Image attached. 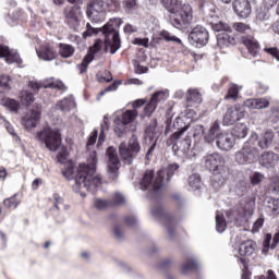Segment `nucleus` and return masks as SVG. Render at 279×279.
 <instances>
[{
  "mask_svg": "<svg viewBox=\"0 0 279 279\" xmlns=\"http://www.w3.org/2000/svg\"><path fill=\"white\" fill-rule=\"evenodd\" d=\"M62 175L66 178V180H73V178H75V180L77 181V174H75V166L73 165V162L65 163Z\"/></svg>",
  "mask_w": 279,
  "mask_h": 279,
  "instance_id": "c9c22d12",
  "label": "nucleus"
},
{
  "mask_svg": "<svg viewBox=\"0 0 279 279\" xmlns=\"http://www.w3.org/2000/svg\"><path fill=\"white\" fill-rule=\"evenodd\" d=\"M96 77L100 84H104V82L110 83L112 82V72L105 70L104 72H99Z\"/></svg>",
  "mask_w": 279,
  "mask_h": 279,
  "instance_id": "09e8293b",
  "label": "nucleus"
},
{
  "mask_svg": "<svg viewBox=\"0 0 279 279\" xmlns=\"http://www.w3.org/2000/svg\"><path fill=\"white\" fill-rule=\"evenodd\" d=\"M268 204V208H270L275 215H279V199L271 198Z\"/></svg>",
  "mask_w": 279,
  "mask_h": 279,
  "instance_id": "052dcab7",
  "label": "nucleus"
},
{
  "mask_svg": "<svg viewBox=\"0 0 279 279\" xmlns=\"http://www.w3.org/2000/svg\"><path fill=\"white\" fill-rule=\"evenodd\" d=\"M171 23L177 29H184L193 22V8L191 4H181L177 12L172 13Z\"/></svg>",
  "mask_w": 279,
  "mask_h": 279,
  "instance_id": "0eeeda50",
  "label": "nucleus"
},
{
  "mask_svg": "<svg viewBox=\"0 0 279 279\" xmlns=\"http://www.w3.org/2000/svg\"><path fill=\"white\" fill-rule=\"evenodd\" d=\"M101 32V28H95L90 25V23L86 24V31L83 32V38H90V36H97Z\"/></svg>",
  "mask_w": 279,
  "mask_h": 279,
  "instance_id": "3c124183",
  "label": "nucleus"
},
{
  "mask_svg": "<svg viewBox=\"0 0 279 279\" xmlns=\"http://www.w3.org/2000/svg\"><path fill=\"white\" fill-rule=\"evenodd\" d=\"M39 121L40 112L32 110L22 119V125H24L26 130H32V128H36V125H38Z\"/></svg>",
  "mask_w": 279,
  "mask_h": 279,
  "instance_id": "4be33fe9",
  "label": "nucleus"
},
{
  "mask_svg": "<svg viewBox=\"0 0 279 279\" xmlns=\"http://www.w3.org/2000/svg\"><path fill=\"white\" fill-rule=\"evenodd\" d=\"M204 165L208 171L213 172L211 182L217 186H223L226 180H228V171L223 169L226 159L219 153L208 154L204 157Z\"/></svg>",
  "mask_w": 279,
  "mask_h": 279,
  "instance_id": "f03ea898",
  "label": "nucleus"
},
{
  "mask_svg": "<svg viewBox=\"0 0 279 279\" xmlns=\"http://www.w3.org/2000/svg\"><path fill=\"white\" fill-rule=\"evenodd\" d=\"M187 106H193V104H202V93L197 88H190L186 93Z\"/></svg>",
  "mask_w": 279,
  "mask_h": 279,
  "instance_id": "b1692460",
  "label": "nucleus"
},
{
  "mask_svg": "<svg viewBox=\"0 0 279 279\" xmlns=\"http://www.w3.org/2000/svg\"><path fill=\"white\" fill-rule=\"evenodd\" d=\"M37 56L41 60L51 61L56 60L58 58V51H56V48L49 44H44L38 50Z\"/></svg>",
  "mask_w": 279,
  "mask_h": 279,
  "instance_id": "aec40b11",
  "label": "nucleus"
},
{
  "mask_svg": "<svg viewBox=\"0 0 279 279\" xmlns=\"http://www.w3.org/2000/svg\"><path fill=\"white\" fill-rule=\"evenodd\" d=\"M121 84H122L121 81H114L111 85H109L102 92L99 93L100 97H104L106 93H112V90H117V88H119Z\"/></svg>",
  "mask_w": 279,
  "mask_h": 279,
  "instance_id": "6e6d98bb",
  "label": "nucleus"
},
{
  "mask_svg": "<svg viewBox=\"0 0 279 279\" xmlns=\"http://www.w3.org/2000/svg\"><path fill=\"white\" fill-rule=\"evenodd\" d=\"M231 135L236 138H245L247 136V126L245 124L238 125L233 129Z\"/></svg>",
  "mask_w": 279,
  "mask_h": 279,
  "instance_id": "79ce46f5",
  "label": "nucleus"
},
{
  "mask_svg": "<svg viewBox=\"0 0 279 279\" xmlns=\"http://www.w3.org/2000/svg\"><path fill=\"white\" fill-rule=\"evenodd\" d=\"M37 141L45 143L49 151H58L62 145V133L59 129L46 128L37 133Z\"/></svg>",
  "mask_w": 279,
  "mask_h": 279,
  "instance_id": "39448f33",
  "label": "nucleus"
},
{
  "mask_svg": "<svg viewBox=\"0 0 279 279\" xmlns=\"http://www.w3.org/2000/svg\"><path fill=\"white\" fill-rule=\"evenodd\" d=\"M162 40H166L167 43H177L178 45H182V39L171 35V33L167 31H161L158 36L153 37V43L155 45H160Z\"/></svg>",
  "mask_w": 279,
  "mask_h": 279,
  "instance_id": "5701e85b",
  "label": "nucleus"
},
{
  "mask_svg": "<svg viewBox=\"0 0 279 279\" xmlns=\"http://www.w3.org/2000/svg\"><path fill=\"white\" fill-rule=\"evenodd\" d=\"M7 64H23V59L19 52L11 51L9 48V56L4 57Z\"/></svg>",
  "mask_w": 279,
  "mask_h": 279,
  "instance_id": "58836bf2",
  "label": "nucleus"
},
{
  "mask_svg": "<svg viewBox=\"0 0 279 279\" xmlns=\"http://www.w3.org/2000/svg\"><path fill=\"white\" fill-rule=\"evenodd\" d=\"M221 126L219 125L218 120L211 123L208 133L205 135L206 143H214L219 134Z\"/></svg>",
  "mask_w": 279,
  "mask_h": 279,
  "instance_id": "bb28decb",
  "label": "nucleus"
},
{
  "mask_svg": "<svg viewBox=\"0 0 279 279\" xmlns=\"http://www.w3.org/2000/svg\"><path fill=\"white\" fill-rule=\"evenodd\" d=\"M156 108H158L156 104L149 100L144 107L143 117H151L156 112Z\"/></svg>",
  "mask_w": 279,
  "mask_h": 279,
  "instance_id": "5fc2aeb1",
  "label": "nucleus"
},
{
  "mask_svg": "<svg viewBox=\"0 0 279 279\" xmlns=\"http://www.w3.org/2000/svg\"><path fill=\"white\" fill-rule=\"evenodd\" d=\"M256 158H258V149L252 140L245 142L241 150L235 154L238 165H252Z\"/></svg>",
  "mask_w": 279,
  "mask_h": 279,
  "instance_id": "6e6552de",
  "label": "nucleus"
},
{
  "mask_svg": "<svg viewBox=\"0 0 279 279\" xmlns=\"http://www.w3.org/2000/svg\"><path fill=\"white\" fill-rule=\"evenodd\" d=\"M256 251V242L252 240H246L240 244L238 263L243 265L242 267V279H252V271H250V259L245 258L247 256H252Z\"/></svg>",
  "mask_w": 279,
  "mask_h": 279,
  "instance_id": "20e7f679",
  "label": "nucleus"
},
{
  "mask_svg": "<svg viewBox=\"0 0 279 279\" xmlns=\"http://www.w3.org/2000/svg\"><path fill=\"white\" fill-rule=\"evenodd\" d=\"M263 245H264L263 252H269V247H271V233L266 234Z\"/></svg>",
  "mask_w": 279,
  "mask_h": 279,
  "instance_id": "338daca9",
  "label": "nucleus"
},
{
  "mask_svg": "<svg viewBox=\"0 0 279 279\" xmlns=\"http://www.w3.org/2000/svg\"><path fill=\"white\" fill-rule=\"evenodd\" d=\"M239 85L231 84L227 94L225 95V100L228 101L232 99L233 101H236V99H239Z\"/></svg>",
  "mask_w": 279,
  "mask_h": 279,
  "instance_id": "e433bc0d",
  "label": "nucleus"
},
{
  "mask_svg": "<svg viewBox=\"0 0 279 279\" xmlns=\"http://www.w3.org/2000/svg\"><path fill=\"white\" fill-rule=\"evenodd\" d=\"M101 34L105 37V51H109L111 56H114V53H117V50L121 49V35L119 34V31H113L112 28H110L109 31L101 28Z\"/></svg>",
  "mask_w": 279,
  "mask_h": 279,
  "instance_id": "1a4fd4ad",
  "label": "nucleus"
},
{
  "mask_svg": "<svg viewBox=\"0 0 279 279\" xmlns=\"http://www.w3.org/2000/svg\"><path fill=\"white\" fill-rule=\"evenodd\" d=\"M19 194H14L13 196L7 198L3 201V205L5 208H9L11 210H14L15 208L19 207V204H21V201H19Z\"/></svg>",
  "mask_w": 279,
  "mask_h": 279,
  "instance_id": "a19ab883",
  "label": "nucleus"
},
{
  "mask_svg": "<svg viewBox=\"0 0 279 279\" xmlns=\"http://www.w3.org/2000/svg\"><path fill=\"white\" fill-rule=\"evenodd\" d=\"M234 135L230 133H221L218 134L216 145L218 149H221L222 151H230L232 147H234Z\"/></svg>",
  "mask_w": 279,
  "mask_h": 279,
  "instance_id": "f3484780",
  "label": "nucleus"
},
{
  "mask_svg": "<svg viewBox=\"0 0 279 279\" xmlns=\"http://www.w3.org/2000/svg\"><path fill=\"white\" fill-rule=\"evenodd\" d=\"M217 43L220 49H225V47H234L236 38L232 35V31H227L217 35Z\"/></svg>",
  "mask_w": 279,
  "mask_h": 279,
  "instance_id": "6ab92c4d",
  "label": "nucleus"
},
{
  "mask_svg": "<svg viewBox=\"0 0 279 279\" xmlns=\"http://www.w3.org/2000/svg\"><path fill=\"white\" fill-rule=\"evenodd\" d=\"M150 100L155 104V106L158 108V105L162 101H167V93L165 92H155Z\"/></svg>",
  "mask_w": 279,
  "mask_h": 279,
  "instance_id": "de8ad7c7",
  "label": "nucleus"
},
{
  "mask_svg": "<svg viewBox=\"0 0 279 279\" xmlns=\"http://www.w3.org/2000/svg\"><path fill=\"white\" fill-rule=\"evenodd\" d=\"M241 43L253 58H256L260 53V43L254 37V33L243 35L241 37Z\"/></svg>",
  "mask_w": 279,
  "mask_h": 279,
  "instance_id": "2eb2a0df",
  "label": "nucleus"
},
{
  "mask_svg": "<svg viewBox=\"0 0 279 279\" xmlns=\"http://www.w3.org/2000/svg\"><path fill=\"white\" fill-rule=\"evenodd\" d=\"M209 38L210 36L208 35L206 27L199 25L194 27L189 35L190 43L195 45V47H206Z\"/></svg>",
  "mask_w": 279,
  "mask_h": 279,
  "instance_id": "9b49d317",
  "label": "nucleus"
},
{
  "mask_svg": "<svg viewBox=\"0 0 279 279\" xmlns=\"http://www.w3.org/2000/svg\"><path fill=\"white\" fill-rule=\"evenodd\" d=\"M101 47H104V40L96 39L94 45L89 47L87 56H93V58L95 59V54L101 51Z\"/></svg>",
  "mask_w": 279,
  "mask_h": 279,
  "instance_id": "49530a36",
  "label": "nucleus"
},
{
  "mask_svg": "<svg viewBox=\"0 0 279 279\" xmlns=\"http://www.w3.org/2000/svg\"><path fill=\"white\" fill-rule=\"evenodd\" d=\"M211 27L214 32H232V27L228 25L227 23L219 22V23H211Z\"/></svg>",
  "mask_w": 279,
  "mask_h": 279,
  "instance_id": "603ef678",
  "label": "nucleus"
},
{
  "mask_svg": "<svg viewBox=\"0 0 279 279\" xmlns=\"http://www.w3.org/2000/svg\"><path fill=\"white\" fill-rule=\"evenodd\" d=\"M10 75L2 74L0 75V88H10Z\"/></svg>",
  "mask_w": 279,
  "mask_h": 279,
  "instance_id": "0e129e2a",
  "label": "nucleus"
},
{
  "mask_svg": "<svg viewBox=\"0 0 279 279\" xmlns=\"http://www.w3.org/2000/svg\"><path fill=\"white\" fill-rule=\"evenodd\" d=\"M256 19L257 21H267L269 19V10L263 8L257 9Z\"/></svg>",
  "mask_w": 279,
  "mask_h": 279,
  "instance_id": "4d7b16f0",
  "label": "nucleus"
},
{
  "mask_svg": "<svg viewBox=\"0 0 279 279\" xmlns=\"http://www.w3.org/2000/svg\"><path fill=\"white\" fill-rule=\"evenodd\" d=\"M180 169L178 163H171L167 167L166 170H159L156 174L154 180V170H146L144 177L141 181V186L144 191L151 189L150 193L158 194L162 186H165V177L167 175L166 180L169 182L173 175H175V171Z\"/></svg>",
  "mask_w": 279,
  "mask_h": 279,
  "instance_id": "f257e3e1",
  "label": "nucleus"
},
{
  "mask_svg": "<svg viewBox=\"0 0 279 279\" xmlns=\"http://www.w3.org/2000/svg\"><path fill=\"white\" fill-rule=\"evenodd\" d=\"M228 228V223L226 222V217L223 215H216V230L217 232H226V229Z\"/></svg>",
  "mask_w": 279,
  "mask_h": 279,
  "instance_id": "37998d69",
  "label": "nucleus"
},
{
  "mask_svg": "<svg viewBox=\"0 0 279 279\" xmlns=\"http://www.w3.org/2000/svg\"><path fill=\"white\" fill-rule=\"evenodd\" d=\"M137 117H138V110L136 109L126 110L121 116H118V118H120L122 123L126 125H130V123H134Z\"/></svg>",
  "mask_w": 279,
  "mask_h": 279,
  "instance_id": "a878e982",
  "label": "nucleus"
},
{
  "mask_svg": "<svg viewBox=\"0 0 279 279\" xmlns=\"http://www.w3.org/2000/svg\"><path fill=\"white\" fill-rule=\"evenodd\" d=\"M87 17L93 23H101L106 19V8L104 7V0H93L86 9Z\"/></svg>",
  "mask_w": 279,
  "mask_h": 279,
  "instance_id": "9d476101",
  "label": "nucleus"
},
{
  "mask_svg": "<svg viewBox=\"0 0 279 279\" xmlns=\"http://www.w3.org/2000/svg\"><path fill=\"white\" fill-rule=\"evenodd\" d=\"M161 3L163 8L168 12H170V14L178 12V10H180V7L182 5V2L180 0H161Z\"/></svg>",
  "mask_w": 279,
  "mask_h": 279,
  "instance_id": "2f4dec72",
  "label": "nucleus"
},
{
  "mask_svg": "<svg viewBox=\"0 0 279 279\" xmlns=\"http://www.w3.org/2000/svg\"><path fill=\"white\" fill-rule=\"evenodd\" d=\"M265 219L258 218L254 223L252 228V232H258L260 228L264 226Z\"/></svg>",
  "mask_w": 279,
  "mask_h": 279,
  "instance_id": "774afa93",
  "label": "nucleus"
},
{
  "mask_svg": "<svg viewBox=\"0 0 279 279\" xmlns=\"http://www.w3.org/2000/svg\"><path fill=\"white\" fill-rule=\"evenodd\" d=\"M65 22L72 29L80 25V16H82V8L80 5L65 7L63 10Z\"/></svg>",
  "mask_w": 279,
  "mask_h": 279,
  "instance_id": "4468645a",
  "label": "nucleus"
},
{
  "mask_svg": "<svg viewBox=\"0 0 279 279\" xmlns=\"http://www.w3.org/2000/svg\"><path fill=\"white\" fill-rule=\"evenodd\" d=\"M94 60L93 54H86L84 57V59L82 60V62L80 64H77V69L81 73V75H84V73H86V71H88V64H90Z\"/></svg>",
  "mask_w": 279,
  "mask_h": 279,
  "instance_id": "4c0bfd02",
  "label": "nucleus"
},
{
  "mask_svg": "<svg viewBox=\"0 0 279 279\" xmlns=\"http://www.w3.org/2000/svg\"><path fill=\"white\" fill-rule=\"evenodd\" d=\"M36 100V98H34V94L29 90H22L20 94V101L22 104V106H26L29 107L32 106V104Z\"/></svg>",
  "mask_w": 279,
  "mask_h": 279,
  "instance_id": "473e14b6",
  "label": "nucleus"
},
{
  "mask_svg": "<svg viewBox=\"0 0 279 279\" xmlns=\"http://www.w3.org/2000/svg\"><path fill=\"white\" fill-rule=\"evenodd\" d=\"M189 271H197V262L195 259H189L182 266L181 274L186 276Z\"/></svg>",
  "mask_w": 279,
  "mask_h": 279,
  "instance_id": "ea45409f",
  "label": "nucleus"
},
{
  "mask_svg": "<svg viewBox=\"0 0 279 279\" xmlns=\"http://www.w3.org/2000/svg\"><path fill=\"white\" fill-rule=\"evenodd\" d=\"M186 130H189V125H184L179 131L174 132L167 141L168 147L172 146V149H175L178 141H180V137L182 136V134H184V132H186Z\"/></svg>",
  "mask_w": 279,
  "mask_h": 279,
  "instance_id": "c85d7f7f",
  "label": "nucleus"
},
{
  "mask_svg": "<svg viewBox=\"0 0 279 279\" xmlns=\"http://www.w3.org/2000/svg\"><path fill=\"white\" fill-rule=\"evenodd\" d=\"M277 158L278 155L274 153H264L259 158V163L262 165V167H266L267 169H269V167H274V165H276Z\"/></svg>",
  "mask_w": 279,
  "mask_h": 279,
  "instance_id": "393cba45",
  "label": "nucleus"
},
{
  "mask_svg": "<svg viewBox=\"0 0 279 279\" xmlns=\"http://www.w3.org/2000/svg\"><path fill=\"white\" fill-rule=\"evenodd\" d=\"M141 151V144L135 136L131 137L129 144L122 142L119 145V155L124 165H132L134 157Z\"/></svg>",
  "mask_w": 279,
  "mask_h": 279,
  "instance_id": "423d86ee",
  "label": "nucleus"
},
{
  "mask_svg": "<svg viewBox=\"0 0 279 279\" xmlns=\"http://www.w3.org/2000/svg\"><path fill=\"white\" fill-rule=\"evenodd\" d=\"M154 217H159V219H162V221L165 222V226L168 230V234L169 236H174L175 234V226L178 225V222L175 221V217H173L171 214H167V211H165L163 207H155L151 210Z\"/></svg>",
  "mask_w": 279,
  "mask_h": 279,
  "instance_id": "f8f14e48",
  "label": "nucleus"
},
{
  "mask_svg": "<svg viewBox=\"0 0 279 279\" xmlns=\"http://www.w3.org/2000/svg\"><path fill=\"white\" fill-rule=\"evenodd\" d=\"M107 156H108V169L109 173H118L119 166L121 165V160L119 159V155L113 147L107 148Z\"/></svg>",
  "mask_w": 279,
  "mask_h": 279,
  "instance_id": "a211bd4d",
  "label": "nucleus"
},
{
  "mask_svg": "<svg viewBox=\"0 0 279 279\" xmlns=\"http://www.w3.org/2000/svg\"><path fill=\"white\" fill-rule=\"evenodd\" d=\"M265 53H268V56H271V58H276L279 62V49L278 47H270V48H264Z\"/></svg>",
  "mask_w": 279,
  "mask_h": 279,
  "instance_id": "680f3d73",
  "label": "nucleus"
},
{
  "mask_svg": "<svg viewBox=\"0 0 279 279\" xmlns=\"http://www.w3.org/2000/svg\"><path fill=\"white\" fill-rule=\"evenodd\" d=\"M232 10L239 19H247L252 14V3L250 0H233Z\"/></svg>",
  "mask_w": 279,
  "mask_h": 279,
  "instance_id": "dca6fc26",
  "label": "nucleus"
},
{
  "mask_svg": "<svg viewBox=\"0 0 279 279\" xmlns=\"http://www.w3.org/2000/svg\"><path fill=\"white\" fill-rule=\"evenodd\" d=\"M94 204L98 210H106V208H112V203L110 202V199L97 198Z\"/></svg>",
  "mask_w": 279,
  "mask_h": 279,
  "instance_id": "864d4df0",
  "label": "nucleus"
},
{
  "mask_svg": "<svg viewBox=\"0 0 279 279\" xmlns=\"http://www.w3.org/2000/svg\"><path fill=\"white\" fill-rule=\"evenodd\" d=\"M1 106L10 110V112H19L21 110V102L13 98H2Z\"/></svg>",
  "mask_w": 279,
  "mask_h": 279,
  "instance_id": "cd10ccee",
  "label": "nucleus"
},
{
  "mask_svg": "<svg viewBox=\"0 0 279 279\" xmlns=\"http://www.w3.org/2000/svg\"><path fill=\"white\" fill-rule=\"evenodd\" d=\"M233 27H234L235 32H239L240 34H254V32H252V27H250V25H247L243 22L234 23Z\"/></svg>",
  "mask_w": 279,
  "mask_h": 279,
  "instance_id": "a18cd8bd",
  "label": "nucleus"
},
{
  "mask_svg": "<svg viewBox=\"0 0 279 279\" xmlns=\"http://www.w3.org/2000/svg\"><path fill=\"white\" fill-rule=\"evenodd\" d=\"M132 45H137V47H145L146 49L149 47V38H138L135 37L132 40Z\"/></svg>",
  "mask_w": 279,
  "mask_h": 279,
  "instance_id": "bf43d9fd",
  "label": "nucleus"
},
{
  "mask_svg": "<svg viewBox=\"0 0 279 279\" xmlns=\"http://www.w3.org/2000/svg\"><path fill=\"white\" fill-rule=\"evenodd\" d=\"M75 53V47L69 44H59V56L61 58H73Z\"/></svg>",
  "mask_w": 279,
  "mask_h": 279,
  "instance_id": "c756f323",
  "label": "nucleus"
},
{
  "mask_svg": "<svg viewBox=\"0 0 279 279\" xmlns=\"http://www.w3.org/2000/svg\"><path fill=\"white\" fill-rule=\"evenodd\" d=\"M274 142V132L272 131H266L262 137V140L258 142V145L262 149H267L269 145Z\"/></svg>",
  "mask_w": 279,
  "mask_h": 279,
  "instance_id": "f704fd0d",
  "label": "nucleus"
},
{
  "mask_svg": "<svg viewBox=\"0 0 279 279\" xmlns=\"http://www.w3.org/2000/svg\"><path fill=\"white\" fill-rule=\"evenodd\" d=\"M121 25H123V20L121 17H113L110 19L109 22L101 27V29H112L113 32H118L117 29H119Z\"/></svg>",
  "mask_w": 279,
  "mask_h": 279,
  "instance_id": "72a5a7b5",
  "label": "nucleus"
},
{
  "mask_svg": "<svg viewBox=\"0 0 279 279\" xmlns=\"http://www.w3.org/2000/svg\"><path fill=\"white\" fill-rule=\"evenodd\" d=\"M110 203L111 208H114V206H123V204H125V196L120 193H116L112 195Z\"/></svg>",
  "mask_w": 279,
  "mask_h": 279,
  "instance_id": "8fccbe9b",
  "label": "nucleus"
},
{
  "mask_svg": "<svg viewBox=\"0 0 279 279\" xmlns=\"http://www.w3.org/2000/svg\"><path fill=\"white\" fill-rule=\"evenodd\" d=\"M113 132L121 138L122 136L125 135V132H128V124H124L123 121H121V118H116L113 120Z\"/></svg>",
  "mask_w": 279,
  "mask_h": 279,
  "instance_id": "7c9ffc66",
  "label": "nucleus"
},
{
  "mask_svg": "<svg viewBox=\"0 0 279 279\" xmlns=\"http://www.w3.org/2000/svg\"><path fill=\"white\" fill-rule=\"evenodd\" d=\"M59 107L62 112H69L72 108H75V101L71 98H64L59 102Z\"/></svg>",
  "mask_w": 279,
  "mask_h": 279,
  "instance_id": "c03bdc74",
  "label": "nucleus"
},
{
  "mask_svg": "<svg viewBox=\"0 0 279 279\" xmlns=\"http://www.w3.org/2000/svg\"><path fill=\"white\" fill-rule=\"evenodd\" d=\"M263 180H265V175H263L259 172H255L252 178H251V184H253L254 186H256V184H260L263 182Z\"/></svg>",
  "mask_w": 279,
  "mask_h": 279,
  "instance_id": "e2e57ef3",
  "label": "nucleus"
},
{
  "mask_svg": "<svg viewBox=\"0 0 279 279\" xmlns=\"http://www.w3.org/2000/svg\"><path fill=\"white\" fill-rule=\"evenodd\" d=\"M96 171L95 163H80L76 170V184H83L86 189H97L101 184V178L95 177Z\"/></svg>",
  "mask_w": 279,
  "mask_h": 279,
  "instance_id": "7ed1b4c3",
  "label": "nucleus"
},
{
  "mask_svg": "<svg viewBox=\"0 0 279 279\" xmlns=\"http://www.w3.org/2000/svg\"><path fill=\"white\" fill-rule=\"evenodd\" d=\"M235 189H236V193H240L241 195H243V193L247 191V182H245L244 180L239 181L235 185Z\"/></svg>",
  "mask_w": 279,
  "mask_h": 279,
  "instance_id": "69168bd1",
  "label": "nucleus"
},
{
  "mask_svg": "<svg viewBox=\"0 0 279 279\" xmlns=\"http://www.w3.org/2000/svg\"><path fill=\"white\" fill-rule=\"evenodd\" d=\"M245 118V109L241 107V105H234L233 107H229L223 117L225 125H234L236 121H241V119Z\"/></svg>",
  "mask_w": 279,
  "mask_h": 279,
  "instance_id": "ddd939ff",
  "label": "nucleus"
},
{
  "mask_svg": "<svg viewBox=\"0 0 279 279\" xmlns=\"http://www.w3.org/2000/svg\"><path fill=\"white\" fill-rule=\"evenodd\" d=\"M245 108L250 110H263L269 108V99L267 98H250L244 100Z\"/></svg>",
  "mask_w": 279,
  "mask_h": 279,
  "instance_id": "412c9836",
  "label": "nucleus"
},
{
  "mask_svg": "<svg viewBox=\"0 0 279 279\" xmlns=\"http://www.w3.org/2000/svg\"><path fill=\"white\" fill-rule=\"evenodd\" d=\"M199 182H202L199 174H192L189 178V184L192 186V189H199Z\"/></svg>",
  "mask_w": 279,
  "mask_h": 279,
  "instance_id": "13d9d810",
  "label": "nucleus"
}]
</instances>
